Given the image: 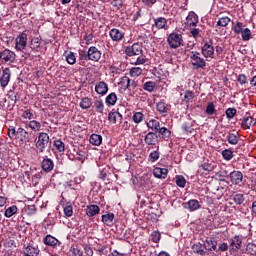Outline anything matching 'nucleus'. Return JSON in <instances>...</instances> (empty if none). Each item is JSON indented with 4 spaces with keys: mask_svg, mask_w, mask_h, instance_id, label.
<instances>
[{
    "mask_svg": "<svg viewBox=\"0 0 256 256\" xmlns=\"http://www.w3.org/2000/svg\"><path fill=\"white\" fill-rule=\"evenodd\" d=\"M8 137L10 139H18V141L23 145V143H30L31 136H29V132L25 130V128L19 127L15 129V126L8 127Z\"/></svg>",
    "mask_w": 256,
    "mask_h": 256,
    "instance_id": "1",
    "label": "nucleus"
},
{
    "mask_svg": "<svg viewBox=\"0 0 256 256\" xmlns=\"http://www.w3.org/2000/svg\"><path fill=\"white\" fill-rule=\"evenodd\" d=\"M188 57L190 58L192 69L203 70L207 67V61H205L204 58L201 57V53H199L198 51H191Z\"/></svg>",
    "mask_w": 256,
    "mask_h": 256,
    "instance_id": "2",
    "label": "nucleus"
},
{
    "mask_svg": "<svg viewBox=\"0 0 256 256\" xmlns=\"http://www.w3.org/2000/svg\"><path fill=\"white\" fill-rule=\"evenodd\" d=\"M167 43L170 49H179L183 46V34L178 32H172L167 37Z\"/></svg>",
    "mask_w": 256,
    "mask_h": 256,
    "instance_id": "3",
    "label": "nucleus"
},
{
    "mask_svg": "<svg viewBox=\"0 0 256 256\" xmlns=\"http://www.w3.org/2000/svg\"><path fill=\"white\" fill-rule=\"evenodd\" d=\"M36 139V149L38 150V153H44L45 149H47V146L49 145V134L46 132H40Z\"/></svg>",
    "mask_w": 256,
    "mask_h": 256,
    "instance_id": "4",
    "label": "nucleus"
},
{
    "mask_svg": "<svg viewBox=\"0 0 256 256\" xmlns=\"http://www.w3.org/2000/svg\"><path fill=\"white\" fill-rule=\"evenodd\" d=\"M231 253H237L243 247V236L235 235L229 239Z\"/></svg>",
    "mask_w": 256,
    "mask_h": 256,
    "instance_id": "5",
    "label": "nucleus"
},
{
    "mask_svg": "<svg viewBox=\"0 0 256 256\" xmlns=\"http://www.w3.org/2000/svg\"><path fill=\"white\" fill-rule=\"evenodd\" d=\"M201 53L205 59H213V55H215L213 40H209V42L204 43V45L201 47Z\"/></svg>",
    "mask_w": 256,
    "mask_h": 256,
    "instance_id": "6",
    "label": "nucleus"
},
{
    "mask_svg": "<svg viewBox=\"0 0 256 256\" xmlns=\"http://www.w3.org/2000/svg\"><path fill=\"white\" fill-rule=\"evenodd\" d=\"M16 57H17V55L15 54V52H13L7 48L0 51L1 63H15Z\"/></svg>",
    "mask_w": 256,
    "mask_h": 256,
    "instance_id": "7",
    "label": "nucleus"
},
{
    "mask_svg": "<svg viewBox=\"0 0 256 256\" xmlns=\"http://www.w3.org/2000/svg\"><path fill=\"white\" fill-rule=\"evenodd\" d=\"M143 53V46L139 43H134L132 46L125 48V55L127 57H135Z\"/></svg>",
    "mask_w": 256,
    "mask_h": 256,
    "instance_id": "8",
    "label": "nucleus"
},
{
    "mask_svg": "<svg viewBox=\"0 0 256 256\" xmlns=\"http://www.w3.org/2000/svg\"><path fill=\"white\" fill-rule=\"evenodd\" d=\"M101 50L96 46H90L88 48V61H93L94 63H99L101 60Z\"/></svg>",
    "mask_w": 256,
    "mask_h": 256,
    "instance_id": "9",
    "label": "nucleus"
},
{
    "mask_svg": "<svg viewBox=\"0 0 256 256\" xmlns=\"http://www.w3.org/2000/svg\"><path fill=\"white\" fill-rule=\"evenodd\" d=\"M229 180L232 183V185L241 187V183H243V172L239 170H233L232 172L229 173Z\"/></svg>",
    "mask_w": 256,
    "mask_h": 256,
    "instance_id": "10",
    "label": "nucleus"
},
{
    "mask_svg": "<svg viewBox=\"0 0 256 256\" xmlns=\"http://www.w3.org/2000/svg\"><path fill=\"white\" fill-rule=\"evenodd\" d=\"M16 51H23L27 47V33L22 32L15 39Z\"/></svg>",
    "mask_w": 256,
    "mask_h": 256,
    "instance_id": "11",
    "label": "nucleus"
},
{
    "mask_svg": "<svg viewBox=\"0 0 256 256\" xmlns=\"http://www.w3.org/2000/svg\"><path fill=\"white\" fill-rule=\"evenodd\" d=\"M43 243L46 245V247H51V249H57V247H61V241H59L51 234H48L43 238Z\"/></svg>",
    "mask_w": 256,
    "mask_h": 256,
    "instance_id": "12",
    "label": "nucleus"
},
{
    "mask_svg": "<svg viewBox=\"0 0 256 256\" xmlns=\"http://www.w3.org/2000/svg\"><path fill=\"white\" fill-rule=\"evenodd\" d=\"M41 169L44 173H51L55 169V162L48 156H44L41 162Z\"/></svg>",
    "mask_w": 256,
    "mask_h": 256,
    "instance_id": "13",
    "label": "nucleus"
},
{
    "mask_svg": "<svg viewBox=\"0 0 256 256\" xmlns=\"http://www.w3.org/2000/svg\"><path fill=\"white\" fill-rule=\"evenodd\" d=\"M109 37L114 43H121L123 39H125V32L117 29V28H112L109 31Z\"/></svg>",
    "mask_w": 256,
    "mask_h": 256,
    "instance_id": "14",
    "label": "nucleus"
},
{
    "mask_svg": "<svg viewBox=\"0 0 256 256\" xmlns=\"http://www.w3.org/2000/svg\"><path fill=\"white\" fill-rule=\"evenodd\" d=\"M169 20L165 17H157L154 18V24L152 27H155L158 31H161V29H164V31H167L169 29Z\"/></svg>",
    "mask_w": 256,
    "mask_h": 256,
    "instance_id": "15",
    "label": "nucleus"
},
{
    "mask_svg": "<svg viewBox=\"0 0 256 256\" xmlns=\"http://www.w3.org/2000/svg\"><path fill=\"white\" fill-rule=\"evenodd\" d=\"M144 142L149 147H153L159 143V136L155 132H148L144 137Z\"/></svg>",
    "mask_w": 256,
    "mask_h": 256,
    "instance_id": "16",
    "label": "nucleus"
},
{
    "mask_svg": "<svg viewBox=\"0 0 256 256\" xmlns=\"http://www.w3.org/2000/svg\"><path fill=\"white\" fill-rule=\"evenodd\" d=\"M94 89L97 95L104 97V95H107L109 91V84H107L105 81H100L95 84Z\"/></svg>",
    "mask_w": 256,
    "mask_h": 256,
    "instance_id": "17",
    "label": "nucleus"
},
{
    "mask_svg": "<svg viewBox=\"0 0 256 256\" xmlns=\"http://www.w3.org/2000/svg\"><path fill=\"white\" fill-rule=\"evenodd\" d=\"M156 111H158V113H160V115H162L163 117H167V114L169 113V111H171V105L167 104L163 100H160L156 104Z\"/></svg>",
    "mask_w": 256,
    "mask_h": 256,
    "instance_id": "18",
    "label": "nucleus"
},
{
    "mask_svg": "<svg viewBox=\"0 0 256 256\" xmlns=\"http://www.w3.org/2000/svg\"><path fill=\"white\" fill-rule=\"evenodd\" d=\"M9 81H11V69L5 68L2 71V76L0 78L1 87L5 88L9 85Z\"/></svg>",
    "mask_w": 256,
    "mask_h": 256,
    "instance_id": "19",
    "label": "nucleus"
},
{
    "mask_svg": "<svg viewBox=\"0 0 256 256\" xmlns=\"http://www.w3.org/2000/svg\"><path fill=\"white\" fill-rule=\"evenodd\" d=\"M199 24V16L195 12H189L188 16L186 17V25L189 28H193Z\"/></svg>",
    "mask_w": 256,
    "mask_h": 256,
    "instance_id": "20",
    "label": "nucleus"
},
{
    "mask_svg": "<svg viewBox=\"0 0 256 256\" xmlns=\"http://www.w3.org/2000/svg\"><path fill=\"white\" fill-rule=\"evenodd\" d=\"M108 121L114 125L117 123L121 124V121H123V115L119 113V111H111L108 113Z\"/></svg>",
    "mask_w": 256,
    "mask_h": 256,
    "instance_id": "21",
    "label": "nucleus"
},
{
    "mask_svg": "<svg viewBox=\"0 0 256 256\" xmlns=\"http://www.w3.org/2000/svg\"><path fill=\"white\" fill-rule=\"evenodd\" d=\"M153 175L156 177V179H167V175H169V169L154 167Z\"/></svg>",
    "mask_w": 256,
    "mask_h": 256,
    "instance_id": "22",
    "label": "nucleus"
},
{
    "mask_svg": "<svg viewBox=\"0 0 256 256\" xmlns=\"http://www.w3.org/2000/svg\"><path fill=\"white\" fill-rule=\"evenodd\" d=\"M39 253H41V250H39V247H35L32 245H28L22 251L23 256H39Z\"/></svg>",
    "mask_w": 256,
    "mask_h": 256,
    "instance_id": "23",
    "label": "nucleus"
},
{
    "mask_svg": "<svg viewBox=\"0 0 256 256\" xmlns=\"http://www.w3.org/2000/svg\"><path fill=\"white\" fill-rule=\"evenodd\" d=\"M203 247L206 249V251H217V240H215L213 237L207 238L203 244Z\"/></svg>",
    "mask_w": 256,
    "mask_h": 256,
    "instance_id": "24",
    "label": "nucleus"
},
{
    "mask_svg": "<svg viewBox=\"0 0 256 256\" xmlns=\"http://www.w3.org/2000/svg\"><path fill=\"white\" fill-rule=\"evenodd\" d=\"M254 125H256V119L251 116L244 117L241 122V127L245 131H247V129H251Z\"/></svg>",
    "mask_w": 256,
    "mask_h": 256,
    "instance_id": "25",
    "label": "nucleus"
},
{
    "mask_svg": "<svg viewBox=\"0 0 256 256\" xmlns=\"http://www.w3.org/2000/svg\"><path fill=\"white\" fill-rule=\"evenodd\" d=\"M186 209H188L190 212L198 211V209H201V203L198 202L197 199H191L188 202L185 203Z\"/></svg>",
    "mask_w": 256,
    "mask_h": 256,
    "instance_id": "26",
    "label": "nucleus"
},
{
    "mask_svg": "<svg viewBox=\"0 0 256 256\" xmlns=\"http://www.w3.org/2000/svg\"><path fill=\"white\" fill-rule=\"evenodd\" d=\"M100 211H101V208H99L98 205L91 204V205H88L86 208V215L88 217H95V215H99Z\"/></svg>",
    "mask_w": 256,
    "mask_h": 256,
    "instance_id": "27",
    "label": "nucleus"
},
{
    "mask_svg": "<svg viewBox=\"0 0 256 256\" xmlns=\"http://www.w3.org/2000/svg\"><path fill=\"white\" fill-rule=\"evenodd\" d=\"M226 141L229 143V145H239V132H228L226 136Z\"/></svg>",
    "mask_w": 256,
    "mask_h": 256,
    "instance_id": "28",
    "label": "nucleus"
},
{
    "mask_svg": "<svg viewBox=\"0 0 256 256\" xmlns=\"http://www.w3.org/2000/svg\"><path fill=\"white\" fill-rule=\"evenodd\" d=\"M148 129H151V133H158L159 129L161 128V123L156 119H151L147 122Z\"/></svg>",
    "mask_w": 256,
    "mask_h": 256,
    "instance_id": "29",
    "label": "nucleus"
},
{
    "mask_svg": "<svg viewBox=\"0 0 256 256\" xmlns=\"http://www.w3.org/2000/svg\"><path fill=\"white\" fill-rule=\"evenodd\" d=\"M89 142L94 147H99L101 143H103V136L99 134H92L90 135Z\"/></svg>",
    "mask_w": 256,
    "mask_h": 256,
    "instance_id": "30",
    "label": "nucleus"
},
{
    "mask_svg": "<svg viewBox=\"0 0 256 256\" xmlns=\"http://www.w3.org/2000/svg\"><path fill=\"white\" fill-rule=\"evenodd\" d=\"M91 105H93V99L89 97H83L80 100L79 107L83 110L91 109Z\"/></svg>",
    "mask_w": 256,
    "mask_h": 256,
    "instance_id": "31",
    "label": "nucleus"
},
{
    "mask_svg": "<svg viewBox=\"0 0 256 256\" xmlns=\"http://www.w3.org/2000/svg\"><path fill=\"white\" fill-rule=\"evenodd\" d=\"M113 221H115V214L107 213L102 215V222L104 223V225H107L108 227H112Z\"/></svg>",
    "mask_w": 256,
    "mask_h": 256,
    "instance_id": "32",
    "label": "nucleus"
},
{
    "mask_svg": "<svg viewBox=\"0 0 256 256\" xmlns=\"http://www.w3.org/2000/svg\"><path fill=\"white\" fill-rule=\"evenodd\" d=\"M192 251L196 253V255L206 256L207 252H205V248L203 244L196 243L192 246Z\"/></svg>",
    "mask_w": 256,
    "mask_h": 256,
    "instance_id": "33",
    "label": "nucleus"
},
{
    "mask_svg": "<svg viewBox=\"0 0 256 256\" xmlns=\"http://www.w3.org/2000/svg\"><path fill=\"white\" fill-rule=\"evenodd\" d=\"M105 101L108 107H113L117 104V94L115 92H111L108 96H106Z\"/></svg>",
    "mask_w": 256,
    "mask_h": 256,
    "instance_id": "34",
    "label": "nucleus"
},
{
    "mask_svg": "<svg viewBox=\"0 0 256 256\" xmlns=\"http://www.w3.org/2000/svg\"><path fill=\"white\" fill-rule=\"evenodd\" d=\"M158 133L164 141H169V138L171 137V130H168L167 127H160Z\"/></svg>",
    "mask_w": 256,
    "mask_h": 256,
    "instance_id": "35",
    "label": "nucleus"
},
{
    "mask_svg": "<svg viewBox=\"0 0 256 256\" xmlns=\"http://www.w3.org/2000/svg\"><path fill=\"white\" fill-rule=\"evenodd\" d=\"M27 127H29V129L34 131V133H37V132L41 131V122H39L37 120H32V121L28 122Z\"/></svg>",
    "mask_w": 256,
    "mask_h": 256,
    "instance_id": "36",
    "label": "nucleus"
},
{
    "mask_svg": "<svg viewBox=\"0 0 256 256\" xmlns=\"http://www.w3.org/2000/svg\"><path fill=\"white\" fill-rule=\"evenodd\" d=\"M109 175H111V167L106 165L104 168L100 169L99 179L105 181Z\"/></svg>",
    "mask_w": 256,
    "mask_h": 256,
    "instance_id": "37",
    "label": "nucleus"
},
{
    "mask_svg": "<svg viewBox=\"0 0 256 256\" xmlns=\"http://www.w3.org/2000/svg\"><path fill=\"white\" fill-rule=\"evenodd\" d=\"M159 157H161V153L159 152V146H157V149L149 154L148 160L150 163H155V161H159Z\"/></svg>",
    "mask_w": 256,
    "mask_h": 256,
    "instance_id": "38",
    "label": "nucleus"
},
{
    "mask_svg": "<svg viewBox=\"0 0 256 256\" xmlns=\"http://www.w3.org/2000/svg\"><path fill=\"white\" fill-rule=\"evenodd\" d=\"M221 155L224 159V161H231L235 157V154L233 153V150L231 148L225 149L221 152Z\"/></svg>",
    "mask_w": 256,
    "mask_h": 256,
    "instance_id": "39",
    "label": "nucleus"
},
{
    "mask_svg": "<svg viewBox=\"0 0 256 256\" xmlns=\"http://www.w3.org/2000/svg\"><path fill=\"white\" fill-rule=\"evenodd\" d=\"M53 145L58 153H65V143L61 139L54 140Z\"/></svg>",
    "mask_w": 256,
    "mask_h": 256,
    "instance_id": "40",
    "label": "nucleus"
},
{
    "mask_svg": "<svg viewBox=\"0 0 256 256\" xmlns=\"http://www.w3.org/2000/svg\"><path fill=\"white\" fill-rule=\"evenodd\" d=\"M155 87H157V83L153 81L145 82L142 86L144 91H148V93H153V91H155Z\"/></svg>",
    "mask_w": 256,
    "mask_h": 256,
    "instance_id": "41",
    "label": "nucleus"
},
{
    "mask_svg": "<svg viewBox=\"0 0 256 256\" xmlns=\"http://www.w3.org/2000/svg\"><path fill=\"white\" fill-rule=\"evenodd\" d=\"M78 55H79L80 65H83L85 61H89V50L88 51L79 50Z\"/></svg>",
    "mask_w": 256,
    "mask_h": 256,
    "instance_id": "42",
    "label": "nucleus"
},
{
    "mask_svg": "<svg viewBox=\"0 0 256 256\" xmlns=\"http://www.w3.org/2000/svg\"><path fill=\"white\" fill-rule=\"evenodd\" d=\"M65 55H66V62L68 63V65H75V63H77V57L72 51H70L69 53H67L66 51Z\"/></svg>",
    "mask_w": 256,
    "mask_h": 256,
    "instance_id": "43",
    "label": "nucleus"
},
{
    "mask_svg": "<svg viewBox=\"0 0 256 256\" xmlns=\"http://www.w3.org/2000/svg\"><path fill=\"white\" fill-rule=\"evenodd\" d=\"M17 211H18L17 206L12 205L5 210L4 217H7L9 219L11 218L12 215H16Z\"/></svg>",
    "mask_w": 256,
    "mask_h": 256,
    "instance_id": "44",
    "label": "nucleus"
},
{
    "mask_svg": "<svg viewBox=\"0 0 256 256\" xmlns=\"http://www.w3.org/2000/svg\"><path fill=\"white\" fill-rule=\"evenodd\" d=\"M130 77H141L143 75V68L141 67H132L129 71Z\"/></svg>",
    "mask_w": 256,
    "mask_h": 256,
    "instance_id": "45",
    "label": "nucleus"
},
{
    "mask_svg": "<svg viewBox=\"0 0 256 256\" xmlns=\"http://www.w3.org/2000/svg\"><path fill=\"white\" fill-rule=\"evenodd\" d=\"M39 47H41V40L37 37L32 38L30 43V49L33 51H39Z\"/></svg>",
    "mask_w": 256,
    "mask_h": 256,
    "instance_id": "46",
    "label": "nucleus"
},
{
    "mask_svg": "<svg viewBox=\"0 0 256 256\" xmlns=\"http://www.w3.org/2000/svg\"><path fill=\"white\" fill-rule=\"evenodd\" d=\"M94 107L97 113H103V111H105V104L103 103L102 99L95 100Z\"/></svg>",
    "mask_w": 256,
    "mask_h": 256,
    "instance_id": "47",
    "label": "nucleus"
},
{
    "mask_svg": "<svg viewBox=\"0 0 256 256\" xmlns=\"http://www.w3.org/2000/svg\"><path fill=\"white\" fill-rule=\"evenodd\" d=\"M175 183L178 187H181L182 189H184L185 185H187V180L185 179V176L177 175Z\"/></svg>",
    "mask_w": 256,
    "mask_h": 256,
    "instance_id": "48",
    "label": "nucleus"
},
{
    "mask_svg": "<svg viewBox=\"0 0 256 256\" xmlns=\"http://www.w3.org/2000/svg\"><path fill=\"white\" fill-rule=\"evenodd\" d=\"M233 201L236 205H243L245 203V195L237 193L233 196Z\"/></svg>",
    "mask_w": 256,
    "mask_h": 256,
    "instance_id": "49",
    "label": "nucleus"
},
{
    "mask_svg": "<svg viewBox=\"0 0 256 256\" xmlns=\"http://www.w3.org/2000/svg\"><path fill=\"white\" fill-rule=\"evenodd\" d=\"M205 113L207 115H216L217 109H215V104L213 102H209L206 106Z\"/></svg>",
    "mask_w": 256,
    "mask_h": 256,
    "instance_id": "50",
    "label": "nucleus"
},
{
    "mask_svg": "<svg viewBox=\"0 0 256 256\" xmlns=\"http://www.w3.org/2000/svg\"><path fill=\"white\" fill-rule=\"evenodd\" d=\"M229 23H231V18L225 16V17L219 18V20L217 21V26L218 27H227V25H229Z\"/></svg>",
    "mask_w": 256,
    "mask_h": 256,
    "instance_id": "51",
    "label": "nucleus"
},
{
    "mask_svg": "<svg viewBox=\"0 0 256 256\" xmlns=\"http://www.w3.org/2000/svg\"><path fill=\"white\" fill-rule=\"evenodd\" d=\"M191 127H193V122H184L182 124V131H184L186 135H189V133L193 132V129Z\"/></svg>",
    "mask_w": 256,
    "mask_h": 256,
    "instance_id": "52",
    "label": "nucleus"
},
{
    "mask_svg": "<svg viewBox=\"0 0 256 256\" xmlns=\"http://www.w3.org/2000/svg\"><path fill=\"white\" fill-rule=\"evenodd\" d=\"M143 117H145V115H143V112H135L132 116V119L134 123L139 124L142 123Z\"/></svg>",
    "mask_w": 256,
    "mask_h": 256,
    "instance_id": "53",
    "label": "nucleus"
},
{
    "mask_svg": "<svg viewBox=\"0 0 256 256\" xmlns=\"http://www.w3.org/2000/svg\"><path fill=\"white\" fill-rule=\"evenodd\" d=\"M64 215L65 217H73V205H71V203H68L64 207Z\"/></svg>",
    "mask_w": 256,
    "mask_h": 256,
    "instance_id": "54",
    "label": "nucleus"
},
{
    "mask_svg": "<svg viewBox=\"0 0 256 256\" xmlns=\"http://www.w3.org/2000/svg\"><path fill=\"white\" fill-rule=\"evenodd\" d=\"M242 41H249L251 39V29L245 28L242 32Z\"/></svg>",
    "mask_w": 256,
    "mask_h": 256,
    "instance_id": "55",
    "label": "nucleus"
},
{
    "mask_svg": "<svg viewBox=\"0 0 256 256\" xmlns=\"http://www.w3.org/2000/svg\"><path fill=\"white\" fill-rule=\"evenodd\" d=\"M246 251L249 255H256V244L248 243L246 246Z\"/></svg>",
    "mask_w": 256,
    "mask_h": 256,
    "instance_id": "56",
    "label": "nucleus"
},
{
    "mask_svg": "<svg viewBox=\"0 0 256 256\" xmlns=\"http://www.w3.org/2000/svg\"><path fill=\"white\" fill-rule=\"evenodd\" d=\"M237 115V109L235 108H227L226 109V117L227 119H233Z\"/></svg>",
    "mask_w": 256,
    "mask_h": 256,
    "instance_id": "57",
    "label": "nucleus"
},
{
    "mask_svg": "<svg viewBox=\"0 0 256 256\" xmlns=\"http://www.w3.org/2000/svg\"><path fill=\"white\" fill-rule=\"evenodd\" d=\"M151 237L153 243H159L161 241V233L159 231H153Z\"/></svg>",
    "mask_w": 256,
    "mask_h": 256,
    "instance_id": "58",
    "label": "nucleus"
},
{
    "mask_svg": "<svg viewBox=\"0 0 256 256\" xmlns=\"http://www.w3.org/2000/svg\"><path fill=\"white\" fill-rule=\"evenodd\" d=\"M75 159L76 161H81V163H83V161H85V151L78 150L76 152Z\"/></svg>",
    "mask_w": 256,
    "mask_h": 256,
    "instance_id": "59",
    "label": "nucleus"
},
{
    "mask_svg": "<svg viewBox=\"0 0 256 256\" xmlns=\"http://www.w3.org/2000/svg\"><path fill=\"white\" fill-rule=\"evenodd\" d=\"M237 81H238L239 85H246V83L248 81L247 75L239 74L237 76Z\"/></svg>",
    "mask_w": 256,
    "mask_h": 256,
    "instance_id": "60",
    "label": "nucleus"
},
{
    "mask_svg": "<svg viewBox=\"0 0 256 256\" xmlns=\"http://www.w3.org/2000/svg\"><path fill=\"white\" fill-rule=\"evenodd\" d=\"M243 24L242 22H237L236 25L233 27V31L236 35L241 34V32L243 31Z\"/></svg>",
    "mask_w": 256,
    "mask_h": 256,
    "instance_id": "61",
    "label": "nucleus"
},
{
    "mask_svg": "<svg viewBox=\"0 0 256 256\" xmlns=\"http://www.w3.org/2000/svg\"><path fill=\"white\" fill-rule=\"evenodd\" d=\"M194 97H195V93H193V91H190V90L185 91L184 99H185L186 103H189V101L191 99H194Z\"/></svg>",
    "mask_w": 256,
    "mask_h": 256,
    "instance_id": "62",
    "label": "nucleus"
},
{
    "mask_svg": "<svg viewBox=\"0 0 256 256\" xmlns=\"http://www.w3.org/2000/svg\"><path fill=\"white\" fill-rule=\"evenodd\" d=\"M94 35L93 33H90V34H85L84 35V41L87 45H91L93 43V39H94Z\"/></svg>",
    "mask_w": 256,
    "mask_h": 256,
    "instance_id": "63",
    "label": "nucleus"
},
{
    "mask_svg": "<svg viewBox=\"0 0 256 256\" xmlns=\"http://www.w3.org/2000/svg\"><path fill=\"white\" fill-rule=\"evenodd\" d=\"M22 117L23 119H29V121H31V119H33V112H31V109H27L23 112Z\"/></svg>",
    "mask_w": 256,
    "mask_h": 256,
    "instance_id": "64",
    "label": "nucleus"
}]
</instances>
